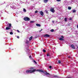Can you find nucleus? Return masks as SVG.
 I'll return each instance as SVG.
<instances>
[{
	"instance_id": "10",
	"label": "nucleus",
	"mask_w": 78,
	"mask_h": 78,
	"mask_svg": "<svg viewBox=\"0 0 78 78\" xmlns=\"http://www.w3.org/2000/svg\"><path fill=\"white\" fill-rule=\"evenodd\" d=\"M36 25L37 27H41V25H40V24H36Z\"/></svg>"
},
{
	"instance_id": "38",
	"label": "nucleus",
	"mask_w": 78,
	"mask_h": 78,
	"mask_svg": "<svg viewBox=\"0 0 78 78\" xmlns=\"http://www.w3.org/2000/svg\"><path fill=\"white\" fill-rule=\"evenodd\" d=\"M77 48H78V47H77Z\"/></svg>"
},
{
	"instance_id": "21",
	"label": "nucleus",
	"mask_w": 78,
	"mask_h": 78,
	"mask_svg": "<svg viewBox=\"0 0 78 78\" xmlns=\"http://www.w3.org/2000/svg\"><path fill=\"white\" fill-rule=\"evenodd\" d=\"M43 52H44V53L46 52V51L45 50L43 49Z\"/></svg>"
},
{
	"instance_id": "8",
	"label": "nucleus",
	"mask_w": 78,
	"mask_h": 78,
	"mask_svg": "<svg viewBox=\"0 0 78 78\" xmlns=\"http://www.w3.org/2000/svg\"><path fill=\"white\" fill-rule=\"evenodd\" d=\"M45 36H46V37H50V35L48 34H46L45 35Z\"/></svg>"
},
{
	"instance_id": "30",
	"label": "nucleus",
	"mask_w": 78,
	"mask_h": 78,
	"mask_svg": "<svg viewBox=\"0 0 78 78\" xmlns=\"http://www.w3.org/2000/svg\"><path fill=\"white\" fill-rule=\"evenodd\" d=\"M41 31H42V29H41V30H40V32H41Z\"/></svg>"
},
{
	"instance_id": "26",
	"label": "nucleus",
	"mask_w": 78,
	"mask_h": 78,
	"mask_svg": "<svg viewBox=\"0 0 78 78\" xmlns=\"http://www.w3.org/2000/svg\"><path fill=\"white\" fill-rule=\"evenodd\" d=\"M61 0H57V2H60V1H61Z\"/></svg>"
},
{
	"instance_id": "28",
	"label": "nucleus",
	"mask_w": 78,
	"mask_h": 78,
	"mask_svg": "<svg viewBox=\"0 0 78 78\" xmlns=\"http://www.w3.org/2000/svg\"><path fill=\"white\" fill-rule=\"evenodd\" d=\"M49 67L50 69H51V66H50Z\"/></svg>"
},
{
	"instance_id": "25",
	"label": "nucleus",
	"mask_w": 78,
	"mask_h": 78,
	"mask_svg": "<svg viewBox=\"0 0 78 78\" xmlns=\"http://www.w3.org/2000/svg\"><path fill=\"white\" fill-rule=\"evenodd\" d=\"M58 63L59 64L61 63V61H60V60H59V61H58Z\"/></svg>"
},
{
	"instance_id": "11",
	"label": "nucleus",
	"mask_w": 78,
	"mask_h": 78,
	"mask_svg": "<svg viewBox=\"0 0 78 78\" xmlns=\"http://www.w3.org/2000/svg\"><path fill=\"white\" fill-rule=\"evenodd\" d=\"M59 40H60V41H63V40H64V39H63L62 38H60L59 39Z\"/></svg>"
},
{
	"instance_id": "35",
	"label": "nucleus",
	"mask_w": 78,
	"mask_h": 78,
	"mask_svg": "<svg viewBox=\"0 0 78 78\" xmlns=\"http://www.w3.org/2000/svg\"><path fill=\"white\" fill-rule=\"evenodd\" d=\"M68 58H70V56H68Z\"/></svg>"
},
{
	"instance_id": "1",
	"label": "nucleus",
	"mask_w": 78,
	"mask_h": 78,
	"mask_svg": "<svg viewBox=\"0 0 78 78\" xmlns=\"http://www.w3.org/2000/svg\"><path fill=\"white\" fill-rule=\"evenodd\" d=\"M35 71L36 72H42V73H44L45 75H50V74H49V73L47 72L44 71V70L42 69H37L36 70L35 69H30V70H27L26 72L27 73H33V72H34Z\"/></svg>"
},
{
	"instance_id": "7",
	"label": "nucleus",
	"mask_w": 78,
	"mask_h": 78,
	"mask_svg": "<svg viewBox=\"0 0 78 78\" xmlns=\"http://www.w3.org/2000/svg\"><path fill=\"white\" fill-rule=\"evenodd\" d=\"M71 47H72V48H73V49H75V46L73 44L71 45Z\"/></svg>"
},
{
	"instance_id": "33",
	"label": "nucleus",
	"mask_w": 78,
	"mask_h": 78,
	"mask_svg": "<svg viewBox=\"0 0 78 78\" xmlns=\"http://www.w3.org/2000/svg\"><path fill=\"white\" fill-rule=\"evenodd\" d=\"M52 23H54V21H52Z\"/></svg>"
},
{
	"instance_id": "23",
	"label": "nucleus",
	"mask_w": 78,
	"mask_h": 78,
	"mask_svg": "<svg viewBox=\"0 0 78 78\" xmlns=\"http://www.w3.org/2000/svg\"><path fill=\"white\" fill-rule=\"evenodd\" d=\"M34 21H30V23H34Z\"/></svg>"
},
{
	"instance_id": "5",
	"label": "nucleus",
	"mask_w": 78,
	"mask_h": 78,
	"mask_svg": "<svg viewBox=\"0 0 78 78\" xmlns=\"http://www.w3.org/2000/svg\"><path fill=\"white\" fill-rule=\"evenodd\" d=\"M39 13L40 14H41V16H44V12H42V11L39 12Z\"/></svg>"
},
{
	"instance_id": "27",
	"label": "nucleus",
	"mask_w": 78,
	"mask_h": 78,
	"mask_svg": "<svg viewBox=\"0 0 78 78\" xmlns=\"http://www.w3.org/2000/svg\"><path fill=\"white\" fill-rule=\"evenodd\" d=\"M17 31L18 33H20V31H19V30H17Z\"/></svg>"
},
{
	"instance_id": "18",
	"label": "nucleus",
	"mask_w": 78,
	"mask_h": 78,
	"mask_svg": "<svg viewBox=\"0 0 78 78\" xmlns=\"http://www.w3.org/2000/svg\"><path fill=\"white\" fill-rule=\"evenodd\" d=\"M28 42H29V41H28V40H26V43L27 44H28Z\"/></svg>"
},
{
	"instance_id": "34",
	"label": "nucleus",
	"mask_w": 78,
	"mask_h": 78,
	"mask_svg": "<svg viewBox=\"0 0 78 78\" xmlns=\"http://www.w3.org/2000/svg\"><path fill=\"white\" fill-rule=\"evenodd\" d=\"M61 37H62V38H64V37H63V36H62Z\"/></svg>"
},
{
	"instance_id": "15",
	"label": "nucleus",
	"mask_w": 78,
	"mask_h": 78,
	"mask_svg": "<svg viewBox=\"0 0 78 78\" xmlns=\"http://www.w3.org/2000/svg\"><path fill=\"white\" fill-rule=\"evenodd\" d=\"M23 11L24 12H26L27 10H26V9H25L24 8L23 9Z\"/></svg>"
},
{
	"instance_id": "6",
	"label": "nucleus",
	"mask_w": 78,
	"mask_h": 78,
	"mask_svg": "<svg viewBox=\"0 0 78 78\" xmlns=\"http://www.w3.org/2000/svg\"><path fill=\"white\" fill-rule=\"evenodd\" d=\"M50 77H51V76H53V77H54L55 78H58V76H54V75H50Z\"/></svg>"
},
{
	"instance_id": "14",
	"label": "nucleus",
	"mask_w": 78,
	"mask_h": 78,
	"mask_svg": "<svg viewBox=\"0 0 78 78\" xmlns=\"http://www.w3.org/2000/svg\"><path fill=\"white\" fill-rule=\"evenodd\" d=\"M72 7H71L69 6L68 7V9H69V10H70L71 9Z\"/></svg>"
},
{
	"instance_id": "9",
	"label": "nucleus",
	"mask_w": 78,
	"mask_h": 78,
	"mask_svg": "<svg viewBox=\"0 0 78 78\" xmlns=\"http://www.w3.org/2000/svg\"><path fill=\"white\" fill-rule=\"evenodd\" d=\"M48 1V0H44V3H47Z\"/></svg>"
},
{
	"instance_id": "32",
	"label": "nucleus",
	"mask_w": 78,
	"mask_h": 78,
	"mask_svg": "<svg viewBox=\"0 0 78 78\" xmlns=\"http://www.w3.org/2000/svg\"><path fill=\"white\" fill-rule=\"evenodd\" d=\"M69 20H72V18H71L69 19Z\"/></svg>"
},
{
	"instance_id": "24",
	"label": "nucleus",
	"mask_w": 78,
	"mask_h": 78,
	"mask_svg": "<svg viewBox=\"0 0 78 78\" xmlns=\"http://www.w3.org/2000/svg\"><path fill=\"white\" fill-rule=\"evenodd\" d=\"M50 56V55H49V54L48 53L47 54V56Z\"/></svg>"
},
{
	"instance_id": "31",
	"label": "nucleus",
	"mask_w": 78,
	"mask_h": 78,
	"mask_svg": "<svg viewBox=\"0 0 78 78\" xmlns=\"http://www.w3.org/2000/svg\"><path fill=\"white\" fill-rule=\"evenodd\" d=\"M34 62L36 64V62L35 61H34Z\"/></svg>"
},
{
	"instance_id": "12",
	"label": "nucleus",
	"mask_w": 78,
	"mask_h": 78,
	"mask_svg": "<svg viewBox=\"0 0 78 78\" xmlns=\"http://www.w3.org/2000/svg\"><path fill=\"white\" fill-rule=\"evenodd\" d=\"M33 38V37L32 36H31L30 38H29V40L30 41H31V40Z\"/></svg>"
},
{
	"instance_id": "3",
	"label": "nucleus",
	"mask_w": 78,
	"mask_h": 78,
	"mask_svg": "<svg viewBox=\"0 0 78 78\" xmlns=\"http://www.w3.org/2000/svg\"><path fill=\"white\" fill-rule=\"evenodd\" d=\"M24 20L25 21H30V19L28 17H25L24 18Z\"/></svg>"
},
{
	"instance_id": "37",
	"label": "nucleus",
	"mask_w": 78,
	"mask_h": 78,
	"mask_svg": "<svg viewBox=\"0 0 78 78\" xmlns=\"http://www.w3.org/2000/svg\"><path fill=\"white\" fill-rule=\"evenodd\" d=\"M16 21L17 22H18V21Z\"/></svg>"
},
{
	"instance_id": "36",
	"label": "nucleus",
	"mask_w": 78,
	"mask_h": 78,
	"mask_svg": "<svg viewBox=\"0 0 78 78\" xmlns=\"http://www.w3.org/2000/svg\"><path fill=\"white\" fill-rule=\"evenodd\" d=\"M77 28H78V25H77Z\"/></svg>"
},
{
	"instance_id": "17",
	"label": "nucleus",
	"mask_w": 78,
	"mask_h": 78,
	"mask_svg": "<svg viewBox=\"0 0 78 78\" xmlns=\"http://www.w3.org/2000/svg\"><path fill=\"white\" fill-rule=\"evenodd\" d=\"M51 32H53V31H54V30H53V29H51Z\"/></svg>"
},
{
	"instance_id": "4",
	"label": "nucleus",
	"mask_w": 78,
	"mask_h": 78,
	"mask_svg": "<svg viewBox=\"0 0 78 78\" xmlns=\"http://www.w3.org/2000/svg\"><path fill=\"white\" fill-rule=\"evenodd\" d=\"M50 11H51V12H55V10L53 8H51L50 9Z\"/></svg>"
},
{
	"instance_id": "16",
	"label": "nucleus",
	"mask_w": 78,
	"mask_h": 78,
	"mask_svg": "<svg viewBox=\"0 0 78 78\" xmlns=\"http://www.w3.org/2000/svg\"><path fill=\"white\" fill-rule=\"evenodd\" d=\"M29 58L30 59H33V58L32 57H31V56L30 55L29 56Z\"/></svg>"
},
{
	"instance_id": "19",
	"label": "nucleus",
	"mask_w": 78,
	"mask_h": 78,
	"mask_svg": "<svg viewBox=\"0 0 78 78\" xmlns=\"http://www.w3.org/2000/svg\"><path fill=\"white\" fill-rule=\"evenodd\" d=\"M76 12V11L75 10H73V12Z\"/></svg>"
},
{
	"instance_id": "20",
	"label": "nucleus",
	"mask_w": 78,
	"mask_h": 78,
	"mask_svg": "<svg viewBox=\"0 0 78 78\" xmlns=\"http://www.w3.org/2000/svg\"><path fill=\"white\" fill-rule=\"evenodd\" d=\"M10 34L11 35L13 34V33H12V32H10Z\"/></svg>"
},
{
	"instance_id": "22",
	"label": "nucleus",
	"mask_w": 78,
	"mask_h": 78,
	"mask_svg": "<svg viewBox=\"0 0 78 78\" xmlns=\"http://www.w3.org/2000/svg\"><path fill=\"white\" fill-rule=\"evenodd\" d=\"M35 13H37V12H38V11L37 10H36L35 11Z\"/></svg>"
},
{
	"instance_id": "2",
	"label": "nucleus",
	"mask_w": 78,
	"mask_h": 78,
	"mask_svg": "<svg viewBox=\"0 0 78 78\" xmlns=\"http://www.w3.org/2000/svg\"><path fill=\"white\" fill-rule=\"evenodd\" d=\"M11 24H9V26L7 27H6V30H8L11 29Z\"/></svg>"
},
{
	"instance_id": "13",
	"label": "nucleus",
	"mask_w": 78,
	"mask_h": 78,
	"mask_svg": "<svg viewBox=\"0 0 78 78\" xmlns=\"http://www.w3.org/2000/svg\"><path fill=\"white\" fill-rule=\"evenodd\" d=\"M65 22H67V18H65Z\"/></svg>"
},
{
	"instance_id": "29",
	"label": "nucleus",
	"mask_w": 78,
	"mask_h": 78,
	"mask_svg": "<svg viewBox=\"0 0 78 78\" xmlns=\"http://www.w3.org/2000/svg\"><path fill=\"white\" fill-rule=\"evenodd\" d=\"M17 38H18V39H19V36H17Z\"/></svg>"
}]
</instances>
